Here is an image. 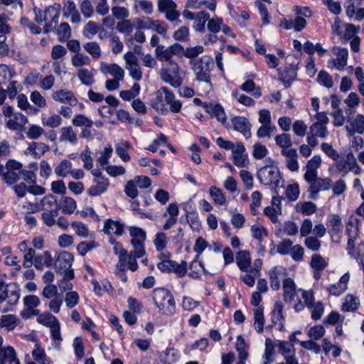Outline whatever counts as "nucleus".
<instances>
[{
	"instance_id": "nucleus-1",
	"label": "nucleus",
	"mask_w": 364,
	"mask_h": 364,
	"mask_svg": "<svg viewBox=\"0 0 364 364\" xmlns=\"http://www.w3.org/2000/svg\"><path fill=\"white\" fill-rule=\"evenodd\" d=\"M155 55L159 61L168 63V68L161 70V80L173 87H180L183 83V78L181 76L178 65L172 59L173 55L169 47L157 46L155 49Z\"/></svg>"
},
{
	"instance_id": "nucleus-2",
	"label": "nucleus",
	"mask_w": 364,
	"mask_h": 364,
	"mask_svg": "<svg viewBox=\"0 0 364 364\" xmlns=\"http://www.w3.org/2000/svg\"><path fill=\"white\" fill-rule=\"evenodd\" d=\"M151 105L161 114H166L169 112L178 113L182 107L181 102L176 100L173 92L166 87H161L156 91V97L151 100Z\"/></svg>"
},
{
	"instance_id": "nucleus-3",
	"label": "nucleus",
	"mask_w": 364,
	"mask_h": 364,
	"mask_svg": "<svg viewBox=\"0 0 364 364\" xmlns=\"http://www.w3.org/2000/svg\"><path fill=\"white\" fill-rule=\"evenodd\" d=\"M152 298L155 305L164 314L172 315L175 311V301L171 293L164 288L153 291Z\"/></svg>"
},
{
	"instance_id": "nucleus-4",
	"label": "nucleus",
	"mask_w": 364,
	"mask_h": 364,
	"mask_svg": "<svg viewBox=\"0 0 364 364\" xmlns=\"http://www.w3.org/2000/svg\"><path fill=\"white\" fill-rule=\"evenodd\" d=\"M192 68L198 81L210 84V65H213V60L208 56H203L201 58L191 60Z\"/></svg>"
},
{
	"instance_id": "nucleus-5",
	"label": "nucleus",
	"mask_w": 364,
	"mask_h": 364,
	"mask_svg": "<svg viewBox=\"0 0 364 364\" xmlns=\"http://www.w3.org/2000/svg\"><path fill=\"white\" fill-rule=\"evenodd\" d=\"M360 220L354 215H350L346 224V232L348 236L346 250L348 255L353 258H358V253L355 250V240L359 235Z\"/></svg>"
},
{
	"instance_id": "nucleus-6",
	"label": "nucleus",
	"mask_w": 364,
	"mask_h": 364,
	"mask_svg": "<svg viewBox=\"0 0 364 364\" xmlns=\"http://www.w3.org/2000/svg\"><path fill=\"white\" fill-rule=\"evenodd\" d=\"M257 178L264 186H279L281 179L280 172L277 166L265 165L257 171Z\"/></svg>"
},
{
	"instance_id": "nucleus-7",
	"label": "nucleus",
	"mask_w": 364,
	"mask_h": 364,
	"mask_svg": "<svg viewBox=\"0 0 364 364\" xmlns=\"http://www.w3.org/2000/svg\"><path fill=\"white\" fill-rule=\"evenodd\" d=\"M129 230L132 237L131 244L134 248V253L136 257H142L146 254L144 247V242L146 238V232L141 228L136 227H130Z\"/></svg>"
},
{
	"instance_id": "nucleus-8",
	"label": "nucleus",
	"mask_w": 364,
	"mask_h": 364,
	"mask_svg": "<svg viewBox=\"0 0 364 364\" xmlns=\"http://www.w3.org/2000/svg\"><path fill=\"white\" fill-rule=\"evenodd\" d=\"M305 181L309 184L308 192L309 193V198L312 200L317 199L319 192L328 191L332 186V181L330 178H322L316 176L311 180Z\"/></svg>"
},
{
	"instance_id": "nucleus-9",
	"label": "nucleus",
	"mask_w": 364,
	"mask_h": 364,
	"mask_svg": "<svg viewBox=\"0 0 364 364\" xmlns=\"http://www.w3.org/2000/svg\"><path fill=\"white\" fill-rule=\"evenodd\" d=\"M157 9L159 12L164 14L166 19L173 22L180 16L177 11V5L173 0H157Z\"/></svg>"
},
{
	"instance_id": "nucleus-10",
	"label": "nucleus",
	"mask_w": 364,
	"mask_h": 364,
	"mask_svg": "<svg viewBox=\"0 0 364 364\" xmlns=\"http://www.w3.org/2000/svg\"><path fill=\"white\" fill-rule=\"evenodd\" d=\"M136 24L139 28L152 30L164 36L166 34L168 31V26L164 21L153 20L149 17L138 18Z\"/></svg>"
},
{
	"instance_id": "nucleus-11",
	"label": "nucleus",
	"mask_w": 364,
	"mask_h": 364,
	"mask_svg": "<svg viewBox=\"0 0 364 364\" xmlns=\"http://www.w3.org/2000/svg\"><path fill=\"white\" fill-rule=\"evenodd\" d=\"M157 267L163 272H173L180 277L185 276L187 272V263L185 261L178 264L175 261L164 259L157 264Z\"/></svg>"
},
{
	"instance_id": "nucleus-12",
	"label": "nucleus",
	"mask_w": 364,
	"mask_h": 364,
	"mask_svg": "<svg viewBox=\"0 0 364 364\" xmlns=\"http://www.w3.org/2000/svg\"><path fill=\"white\" fill-rule=\"evenodd\" d=\"M328 233L331 235V240L335 243H340L341 241V235L343 229L341 218L338 215H333L328 220Z\"/></svg>"
},
{
	"instance_id": "nucleus-13",
	"label": "nucleus",
	"mask_w": 364,
	"mask_h": 364,
	"mask_svg": "<svg viewBox=\"0 0 364 364\" xmlns=\"http://www.w3.org/2000/svg\"><path fill=\"white\" fill-rule=\"evenodd\" d=\"M332 52L337 56V58L336 59H331L328 60V67L334 66L340 71L343 70L345 66L347 65L348 58V52L347 48L333 47Z\"/></svg>"
},
{
	"instance_id": "nucleus-14",
	"label": "nucleus",
	"mask_w": 364,
	"mask_h": 364,
	"mask_svg": "<svg viewBox=\"0 0 364 364\" xmlns=\"http://www.w3.org/2000/svg\"><path fill=\"white\" fill-rule=\"evenodd\" d=\"M73 260V255L71 253L65 251L60 252L54 262L55 272L62 273L63 270L70 268Z\"/></svg>"
},
{
	"instance_id": "nucleus-15",
	"label": "nucleus",
	"mask_w": 364,
	"mask_h": 364,
	"mask_svg": "<svg viewBox=\"0 0 364 364\" xmlns=\"http://www.w3.org/2000/svg\"><path fill=\"white\" fill-rule=\"evenodd\" d=\"M231 124L235 130L240 132L247 139L251 136V124L242 116H236L231 119Z\"/></svg>"
},
{
	"instance_id": "nucleus-16",
	"label": "nucleus",
	"mask_w": 364,
	"mask_h": 364,
	"mask_svg": "<svg viewBox=\"0 0 364 364\" xmlns=\"http://www.w3.org/2000/svg\"><path fill=\"white\" fill-rule=\"evenodd\" d=\"M123 258L124 259L123 261H121L120 258H118L119 260L117 264V270H125L126 269H128L132 272H135L138 269L136 259L139 257H136L133 250L129 253H128V252L125 253Z\"/></svg>"
},
{
	"instance_id": "nucleus-17",
	"label": "nucleus",
	"mask_w": 364,
	"mask_h": 364,
	"mask_svg": "<svg viewBox=\"0 0 364 364\" xmlns=\"http://www.w3.org/2000/svg\"><path fill=\"white\" fill-rule=\"evenodd\" d=\"M270 287L274 291H278L281 287L280 279L287 275L286 269L282 266H276L268 272Z\"/></svg>"
},
{
	"instance_id": "nucleus-18",
	"label": "nucleus",
	"mask_w": 364,
	"mask_h": 364,
	"mask_svg": "<svg viewBox=\"0 0 364 364\" xmlns=\"http://www.w3.org/2000/svg\"><path fill=\"white\" fill-rule=\"evenodd\" d=\"M283 299L286 303L292 302L296 296V285L294 281L287 277L282 282Z\"/></svg>"
},
{
	"instance_id": "nucleus-19",
	"label": "nucleus",
	"mask_w": 364,
	"mask_h": 364,
	"mask_svg": "<svg viewBox=\"0 0 364 364\" xmlns=\"http://www.w3.org/2000/svg\"><path fill=\"white\" fill-rule=\"evenodd\" d=\"M355 165V158L352 152L347 154L346 158L336 160V167L337 170L346 175L350 171H353V166Z\"/></svg>"
},
{
	"instance_id": "nucleus-20",
	"label": "nucleus",
	"mask_w": 364,
	"mask_h": 364,
	"mask_svg": "<svg viewBox=\"0 0 364 364\" xmlns=\"http://www.w3.org/2000/svg\"><path fill=\"white\" fill-rule=\"evenodd\" d=\"M63 13L64 17H70V21L73 23H79L81 21L80 14L78 12L77 6L73 1L68 0L64 4Z\"/></svg>"
},
{
	"instance_id": "nucleus-21",
	"label": "nucleus",
	"mask_w": 364,
	"mask_h": 364,
	"mask_svg": "<svg viewBox=\"0 0 364 364\" xmlns=\"http://www.w3.org/2000/svg\"><path fill=\"white\" fill-rule=\"evenodd\" d=\"M0 364H21L13 347L9 346L0 348Z\"/></svg>"
},
{
	"instance_id": "nucleus-22",
	"label": "nucleus",
	"mask_w": 364,
	"mask_h": 364,
	"mask_svg": "<svg viewBox=\"0 0 364 364\" xmlns=\"http://www.w3.org/2000/svg\"><path fill=\"white\" fill-rule=\"evenodd\" d=\"M52 97L55 101L68 104L70 106H75L77 103V99L73 92L68 90H60L53 93Z\"/></svg>"
},
{
	"instance_id": "nucleus-23",
	"label": "nucleus",
	"mask_w": 364,
	"mask_h": 364,
	"mask_svg": "<svg viewBox=\"0 0 364 364\" xmlns=\"http://www.w3.org/2000/svg\"><path fill=\"white\" fill-rule=\"evenodd\" d=\"M321 159L319 156H314L306 164L305 166L306 172L304 175L305 180H311L318 174L317 169L320 167Z\"/></svg>"
},
{
	"instance_id": "nucleus-24",
	"label": "nucleus",
	"mask_w": 364,
	"mask_h": 364,
	"mask_svg": "<svg viewBox=\"0 0 364 364\" xmlns=\"http://www.w3.org/2000/svg\"><path fill=\"white\" fill-rule=\"evenodd\" d=\"M203 107L211 117H216L219 122L225 123L227 117L223 107L219 104H204Z\"/></svg>"
},
{
	"instance_id": "nucleus-25",
	"label": "nucleus",
	"mask_w": 364,
	"mask_h": 364,
	"mask_svg": "<svg viewBox=\"0 0 364 364\" xmlns=\"http://www.w3.org/2000/svg\"><path fill=\"white\" fill-rule=\"evenodd\" d=\"M95 185L92 186L88 190L87 193L92 197L100 196L107 191L109 185V179L107 178H101L100 179H94Z\"/></svg>"
},
{
	"instance_id": "nucleus-26",
	"label": "nucleus",
	"mask_w": 364,
	"mask_h": 364,
	"mask_svg": "<svg viewBox=\"0 0 364 364\" xmlns=\"http://www.w3.org/2000/svg\"><path fill=\"white\" fill-rule=\"evenodd\" d=\"M281 154L286 157V164L290 171H296L299 170L298 154L295 149L281 150Z\"/></svg>"
},
{
	"instance_id": "nucleus-27",
	"label": "nucleus",
	"mask_w": 364,
	"mask_h": 364,
	"mask_svg": "<svg viewBox=\"0 0 364 364\" xmlns=\"http://www.w3.org/2000/svg\"><path fill=\"white\" fill-rule=\"evenodd\" d=\"M350 279L348 273L343 274L340 279L338 283L331 284L327 290L333 296H339L343 294L348 288V282Z\"/></svg>"
},
{
	"instance_id": "nucleus-28",
	"label": "nucleus",
	"mask_w": 364,
	"mask_h": 364,
	"mask_svg": "<svg viewBox=\"0 0 364 364\" xmlns=\"http://www.w3.org/2000/svg\"><path fill=\"white\" fill-rule=\"evenodd\" d=\"M103 231L108 235H122L124 232V225L119 221L107 219L105 222Z\"/></svg>"
},
{
	"instance_id": "nucleus-29",
	"label": "nucleus",
	"mask_w": 364,
	"mask_h": 364,
	"mask_svg": "<svg viewBox=\"0 0 364 364\" xmlns=\"http://www.w3.org/2000/svg\"><path fill=\"white\" fill-rule=\"evenodd\" d=\"M245 151V146L241 143H237L232 151L233 162L238 167H243L246 164L247 156L244 154Z\"/></svg>"
},
{
	"instance_id": "nucleus-30",
	"label": "nucleus",
	"mask_w": 364,
	"mask_h": 364,
	"mask_svg": "<svg viewBox=\"0 0 364 364\" xmlns=\"http://www.w3.org/2000/svg\"><path fill=\"white\" fill-rule=\"evenodd\" d=\"M28 122L27 117L21 113H15L13 118H10L6 122V127L11 130H21Z\"/></svg>"
},
{
	"instance_id": "nucleus-31",
	"label": "nucleus",
	"mask_w": 364,
	"mask_h": 364,
	"mask_svg": "<svg viewBox=\"0 0 364 364\" xmlns=\"http://www.w3.org/2000/svg\"><path fill=\"white\" fill-rule=\"evenodd\" d=\"M101 70L102 73H107L113 76L117 80H122L124 76V70L117 64L107 65L105 63L101 64Z\"/></svg>"
},
{
	"instance_id": "nucleus-32",
	"label": "nucleus",
	"mask_w": 364,
	"mask_h": 364,
	"mask_svg": "<svg viewBox=\"0 0 364 364\" xmlns=\"http://www.w3.org/2000/svg\"><path fill=\"white\" fill-rule=\"evenodd\" d=\"M350 128L346 127L347 130L351 134L357 132L358 134H363L364 132V115L357 114L354 119H351Z\"/></svg>"
},
{
	"instance_id": "nucleus-33",
	"label": "nucleus",
	"mask_w": 364,
	"mask_h": 364,
	"mask_svg": "<svg viewBox=\"0 0 364 364\" xmlns=\"http://www.w3.org/2000/svg\"><path fill=\"white\" fill-rule=\"evenodd\" d=\"M250 252L247 250L240 251L236 255L237 264L241 271H247L250 264Z\"/></svg>"
},
{
	"instance_id": "nucleus-34",
	"label": "nucleus",
	"mask_w": 364,
	"mask_h": 364,
	"mask_svg": "<svg viewBox=\"0 0 364 364\" xmlns=\"http://www.w3.org/2000/svg\"><path fill=\"white\" fill-rule=\"evenodd\" d=\"M60 140L61 141H69L72 144L77 143V134L71 126L62 127L60 130Z\"/></svg>"
},
{
	"instance_id": "nucleus-35",
	"label": "nucleus",
	"mask_w": 364,
	"mask_h": 364,
	"mask_svg": "<svg viewBox=\"0 0 364 364\" xmlns=\"http://www.w3.org/2000/svg\"><path fill=\"white\" fill-rule=\"evenodd\" d=\"M272 322L279 325V329L282 330L284 326V317L283 316V304L280 301L274 304L273 310Z\"/></svg>"
},
{
	"instance_id": "nucleus-36",
	"label": "nucleus",
	"mask_w": 364,
	"mask_h": 364,
	"mask_svg": "<svg viewBox=\"0 0 364 364\" xmlns=\"http://www.w3.org/2000/svg\"><path fill=\"white\" fill-rule=\"evenodd\" d=\"M95 70H89L87 68H81L77 71V75L82 84L91 86L95 82Z\"/></svg>"
},
{
	"instance_id": "nucleus-37",
	"label": "nucleus",
	"mask_w": 364,
	"mask_h": 364,
	"mask_svg": "<svg viewBox=\"0 0 364 364\" xmlns=\"http://www.w3.org/2000/svg\"><path fill=\"white\" fill-rule=\"evenodd\" d=\"M50 147L44 143L32 142L29 144L28 150L35 158H40L46 151H49Z\"/></svg>"
},
{
	"instance_id": "nucleus-38",
	"label": "nucleus",
	"mask_w": 364,
	"mask_h": 364,
	"mask_svg": "<svg viewBox=\"0 0 364 364\" xmlns=\"http://www.w3.org/2000/svg\"><path fill=\"white\" fill-rule=\"evenodd\" d=\"M359 305L360 300L357 296L353 294H347L342 306V310L344 311H354L358 308Z\"/></svg>"
},
{
	"instance_id": "nucleus-39",
	"label": "nucleus",
	"mask_w": 364,
	"mask_h": 364,
	"mask_svg": "<svg viewBox=\"0 0 364 364\" xmlns=\"http://www.w3.org/2000/svg\"><path fill=\"white\" fill-rule=\"evenodd\" d=\"M6 299L7 303L10 306H15L17 304L20 298V289L16 284H10L9 291L7 292Z\"/></svg>"
},
{
	"instance_id": "nucleus-40",
	"label": "nucleus",
	"mask_w": 364,
	"mask_h": 364,
	"mask_svg": "<svg viewBox=\"0 0 364 364\" xmlns=\"http://www.w3.org/2000/svg\"><path fill=\"white\" fill-rule=\"evenodd\" d=\"M33 359L39 364H50V359L46 355L45 350L38 345L36 344L32 351Z\"/></svg>"
},
{
	"instance_id": "nucleus-41",
	"label": "nucleus",
	"mask_w": 364,
	"mask_h": 364,
	"mask_svg": "<svg viewBox=\"0 0 364 364\" xmlns=\"http://www.w3.org/2000/svg\"><path fill=\"white\" fill-rule=\"evenodd\" d=\"M276 144L279 146L282 150H288L291 148L292 141L291 136L287 133L276 135L274 137Z\"/></svg>"
},
{
	"instance_id": "nucleus-42",
	"label": "nucleus",
	"mask_w": 364,
	"mask_h": 364,
	"mask_svg": "<svg viewBox=\"0 0 364 364\" xmlns=\"http://www.w3.org/2000/svg\"><path fill=\"white\" fill-rule=\"evenodd\" d=\"M71 168L72 163L67 159H64L56 166L54 171L57 176L65 178L70 174Z\"/></svg>"
},
{
	"instance_id": "nucleus-43",
	"label": "nucleus",
	"mask_w": 364,
	"mask_h": 364,
	"mask_svg": "<svg viewBox=\"0 0 364 364\" xmlns=\"http://www.w3.org/2000/svg\"><path fill=\"white\" fill-rule=\"evenodd\" d=\"M83 48L95 59H98L102 55L100 46L95 41H90L85 43L83 45Z\"/></svg>"
},
{
	"instance_id": "nucleus-44",
	"label": "nucleus",
	"mask_w": 364,
	"mask_h": 364,
	"mask_svg": "<svg viewBox=\"0 0 364 364\" xmlns=\"http://www.w3.org/2000/svg\"><path fill=\"white\" fill-rule=\"evenodd\" d=\"M58 214V208L44 211L41 213V220L45 225L47 227H52L55 224V218Z\"/></svg>"
},
{
	"instance_id": "nucleus-45",
	"label": "nucleus",
	"mask_w": 364,
	"mask_h": 364,
	"mask_svg": "<svg viewBox=\"0 0 364 364\" xmlns=\"http://www.w3.org/2000/svg\"><path fill=\"white\" fill-rule=\"evenodd\" d=\"M62 212L65 214H72L77 208L75 200L70 197H63L60 200Z\"/></svg>"
},
{
	"instance_id": "nucleus-46",
	"label": "nucleus",
	"mask_w": 364,
	"mask_h": 364,
	"mask_svg": "<svg viewBox=\"0 0 364 364\" xmlns=\"http://www.w3.org/2000/svg\"><path fill=\"white\" fill-rule=\"evenodd\" d=\"M255 326L257 333L263 331L264 318L263 314V307H258L254 311Z\"/></svg>"
},
{
	"instance_id": "nucleus-47",
	"label": "nucleus",
	"mask_w": 364,
	"mask_h": 364,
	"mask_svg": "<svg viewBox=\"0 0 364 364\" xmlns=\"http://www.w3.org/2000/svg\"><path fill=\"white\" fill-rule=\"evenodd\" d=\"M276 132L277 128L274 124H262L257 131V136L258 138H270Z\"/></svg>"
},
{
	"instance_id": "nucleus-48",
	"label": "nucleus",
	"mask_w": 364,
	"mask_h": 364,
	"mask_svg": "<svg viewBox=\"0 0 364 364\" xmlns=\"http://www.w3.org/2000/svg\"><path fill=\"white\" fill-rule=\"evenodd\" d=\"M72 124L75 127H92L94 122L87 117L85 115L78 114L75 115L72 119Z\"/></svg>"
},
{
	"instance_id": "nucleus-49",
	"label": "nucleus",
	"mask_w": 364,
	"mask_h": 364,
	"mask_svg": "<svg viewBox=\"0 0 364 364\" xmlns=\"http://www.w3.org/2000/svg\"><path fill=\"white\" fill-rule=\"evenodd\" d=\"M296 211L305 215H310L316 211V205L311 201L299 203L296 205Z\"/></svg>"
},
{
	"instance_id": "nucleus-50",
	"label": "nucleus",
	"mask_w": 364,
	"mask_h": 364,
	"mask_svg": "<svg viewBox=\"0 0 364 364\" xmlns=\"http://www.w3.org/2000/svg\"><path fill=\"white\" fill-rule=\"evenodd\" d=\"M245 347L246 343L245 339L241 336H237L235 348L238 352V358L240 360L245 362L248 356V353L245 350Z\"/></svg>"
},
{
	"instance_id": "nucleus-51",
	"label": "nucleus",
	"mask_w": 364,
	"mask_h": 364,
	"mask_svg": "<svg viewBox=\"0 0 364 364\" xmlns=\"http://www.w3.org/2000/svg\"><path fill=\"white\" fill-rule=\"evenodd\" d=\"M310 134L325 139L328 134V130L326 126L324 124H320L318 123H314L309 128Z\"/></svg>"
},
{
	"instance_id": "nucleus-52",
	"label": "nucleus",
	"mask_w": 364,
	"mask_h": 364,
	"mask_svg": "<svg viewBox=\"0 0 364 364\" xmlns=\"http://www.w3.org/2000/svg\"><path fill=\"white\" fill-rule=\"evenodd\" d=\"M38 323L50 327L55 322L58 321L57 318L49 312H44L37 317Z\"/></svg>"
},
{
	"instance_id": "nucleus-53",
	"label": "nucleus",
	"mask_w": 364,
	"mask_h": 364,
	"mask_svg": "<svg viewBox=\"0 0 364 364\" xmlns=\"http://www.w3.org/2000/svg\"><path fill=\"white\" fill-rule=\"evenodd\" d=\"M210 195L216 204L221 205L226 202V198L223 191L215 186H211L210 188Z\"/></svg>"
},
{
	"instance_id": "nucleus-54",
	"label": "nucleus",
	"mask_w": 364,
	"mask_h": 364,
	"mask_svg": "<svg viewBox=\"0 0 364 364\" xmlns=\"http://www.w3.org/2000/svg\"><path fill=\"white\" fill-rule=\"evenodd\" d=\"M72 65L74 67H81L90 63V58L81 53H75L71 58Z\"/></svg>"
},
{
	"instance_id": "nucleus-55",
	"label": "nucleus",
	"mask_w": 364,
	"mask_h": 364,
	"mask_svg": "<svg viewBox=\"0 0 364 364\" xmlns=\"http://www.w3.org/2000/svg\"><path fill=\"white\" fill-rule=\"evenodd\" d=\"M41 209L45 211L54 210L53 208L58 206L57 200L52 195L46 196L41 200Z\"/></svg>"
},
{
	"instance_id": "nucleus-56",
	"label": "nucleus",
	"mask_w": 364,
	"mask_h": 364,
	"mask_svg": "<svg viewBox=\"0 0 364 364\" xmlns=\"http://www.w3.org/2000/svg\"><path fill=\"white\" fill-rule=\"evenodd\" d=\"M57 34L60 41L68 39L71 36V28L68 23H61L58 28Z\"/></svg>"
},
{
	"instance_id": "nucleus-57",
	"label": "nucleus",
	"mask_w": 364,
	"mask_h": 364,
	"mask_svg": "<svg viewBox=\"0 0 364 364\" xmlns=\"http://www.w3.org/2000/svg\"><path fill=\"white\" fill-rule=\"evenodd\" d=\"M279 353H281L284 358L287 355H292L295 354L294 346L287 341H280L278 346Z\"/></svg>"
},
{
	"instance_id": "nucleus-58",
	"label": "nucleus",
	"mask_w": 364,
	"mask_h": 364,
	"mask_svg": "<svg viewBox=\"0 0 364 364\" xmlns=\"http://www.w3.org/2000/svg\"><path fill=\"white\" fill-rule=\"evenodd\" d=\"M310 264L313 269L317 271L323 270L327 266L325 259L319 255H314L312 256Z\"/></svg>"
},
{
	"instance_id": "nucleus-59",
	"label": "nucleus",
	"mask_w": 364,
	"mask_h": 364,
	"mask_svg": "<svg viewBox=\"0 0 364 364\" xmlns=\"http://www.w3.org/2000/svg\"><path fill=\"white\" fill-rule=\"evenodd\" d=\"M173 38L178 41L186 42L189 40V28L187 26H181L176 30Z\"/></svg>"
},
{
	"instance_id": "nucleus-60",
	"label": "nucleus",
	"mask_w": 364,
	"mask_h": 364,
	"mask_svg": "<svg viewBox=\"0 0 364 364\" xmlns=\"http://www.w3.org/2000/svg\"><path fill=\"white\" fill-rule=\"evenodd\" d=\"M82 14L86 18H90L94 14V9L90 0H83L80 4Z\"/></svg>"
},
{
	"instance_id": "nucleus-61",
	"label": "nucleus",
	"mask_w": 364,
	"mask_h": 364,
	"mask_svg": "<svg viewBox=\"0 0 364 364\" xmlns=\"http://www.w3.org/2000/svg\"><path fill=\"white\" fill-rule=\"evenodd\" d=\"M20 177L21 173L18 171H6L3 174V181L6 184L10 186L16 183L20 179Z\"/></svg>"
},
{
	"instance_id": "nucleus-62",
	"label": "nucleus",
	"mask_w": 364,
	"mask_h": 364,
	"mask_svg": "<svg viewBox=\"0 0 364 364\" xmlns=\"http://www.w3.org/2000/svg\"><path fill=\"white\" fill-rule=\"evenodd\" d=\"M252 156L256 159H262L268 154V150L264 145L256 143L252 146Z\"/></svg>"
},
{
	"instance_id": "nucleus-63",
	"label": "nucleus",
	"mask_w": 364,
	"mask_h": 364,
	"mask_svg": "<svg viewBox=\"0 0 364 364\" xmlns=\"http://www.w3.org/2000/svg\"><path fill=\"white\" fill-rule=\"evenodd\" d=\"M293 242L290 239H284L277 245V252L287 255L289 254L292 247Z\"/></svg>"
},
{
	"instance_id": "nucleus-64",
	"label": "nucleus",
	"mask_w": 364,
	"mask_h": 364,
	"mask_svg": "<svg viewBox=\"0 0 364 364\" xmlns=\"http://www.w3.org/2000/svg\"><path fill=\"white\" fill-rule=\"evenodd\" d=\"M168 237L164 232L157 233L154 240V245L158 251H162L166 247Z\"/></svg>"
}]
</instances>
